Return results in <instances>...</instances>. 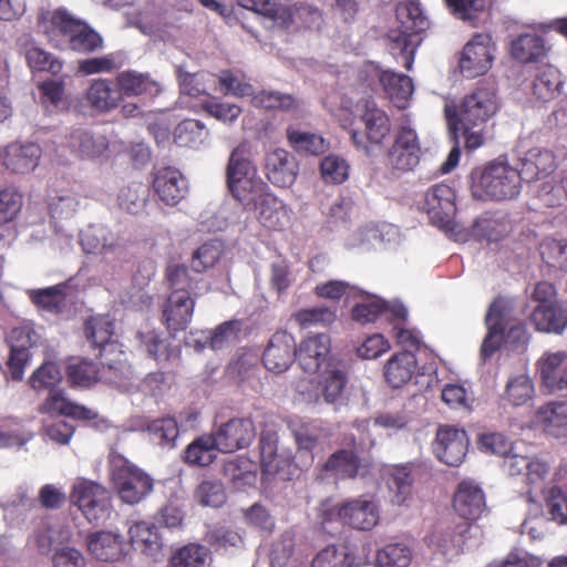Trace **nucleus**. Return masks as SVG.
<instances>
[{
    "label": "nucleus",
    "mask_w": 567,
    "mask_h": 567,
    "mask_svg": "<svg viewBox=\"0 0 567 567\" xmlns=\"http://www.w3.org/2000/svg\"><path fill=\"white\" fill-rule=\"evenodd\" d=\"M501 109L497 90L493 84H477L460 102L444 106L447 128L453 137H464L466 150L473 151L485 143L487 125Z\"/></svg>",
    "instance_id": "nucleus-1"
},
{
    "label": "nucleus",
    "mask_w": 567,
    "mask_h": 567,
    "mask_svg": "<svg viewBox=\"0 0 567 567\" xmlns=\"http://www.w3.org/2000/svg\"><path fill=\"white\" fill-rule=\"evenodd\" d=\"M113 321L107 316L92 317L85 322L86 338L100 349V382L121 391H130L133 384V370L123 346L113 336Z\"/></svg>",
    "instance_id": "nucleus-2"
},
{
    "label": "nucleus",
    "mask_w": 567,
    "mask_h": 567,
    "mask_svg": "<svg viewBox=\"0 0 567 567\" xmlns=\"http://www.w3.org/2000/svg\"><path fill=\"white\" fill-rule=\"evenodd\" d=\"M38 28L60 50L91 53L103 48V39L94 29L62 8L41 12Z\"/></svg>",
    "instance_id": "nucleus-3"
},
{
    "label": "nucleus",
    "mask_w": 567,
    "mask_h": 567,
    "mask_svg": "<svg viewBox=\"0 0 567 567\" xmlns=\"http://www.w3.org/2000/svg\"><path fill=\"white\" fill-rule=\"evenodd\" d=\"M398 28L391 29L386 39L390 53L403 66L412 70L416 49L423 41L422 34L431 27L421 0H404L396 7Z\"/></svg>",
    "instance_id": "nucleus-4"
},
{
    "label": "nucleus",
    "mask_w": 567,
    "mask_h": 567,
    "mask_svg": "<svg viewBox=\"0 0 567 567\" xmlns=\"http://www.w3.org/2000/svg\"><path fill=\"white\" fill-rule=\"evenodd\" d=\"M481 449L491 454L505 456L504 466L511 476H523L527 487L528 502H536L534 493L543 491L550 471V464L538 456L508 455L511 442L499 433H488L480 436Z\"/></svg>",
    "instance_id": "nucleus-5"
},
{
    "label": "nucleus",
    "mask_w": 567,
    "mask_h": 567,
    "mask_svg": "<svg viewBox=\"0 0 567 567\" xmlns=\"http://www.w3.org/2000/svg\"><path fill=\"white\" fill-rule=\"evenodd\" d=\"M522 179L517 167L495 159L489 162L474 179V197L491 200H509L517 197L522 189Z\"/></svg>",
    "instance_id": "nucleus-6"
},
{
    "label": "nucleus",
    "mask_w": 567,
    "mask_h": 567,
    "mask_svg": "<svg viewBox=\"0 0 567 567\" xmlns=\"http://www.w3.org/2000/svg\"><path fill=\"white\" fill-rule=\"evenodd\" d=\"M421 156L419 134L406 118L394 131L392 144L384 154L385 166L395 174L413 172L420 164Z\"/></svg>",
    "instance_id": "nucleus-7"
},
{
    "label": "nucleus",
    "mask_w": 567,
    "mask_h": 567,
    "mask_svg": "<svg viewBox=\"0 0 567 567\" xmlns=\"http://www.w3.org/2000/svg\"><path fill=\"white\" fill-rule=\"evenodd\" d=\"M359 120L363 125V132L353 130L351 140L358 150L370 156L389 141L392 122L389 114L373 101L365 102Z\"/></svg>",
    "instance_id": "nucleus-8"
},
{
    "label": "nucleus",
    "mask_w": 567,
    "mask_h": 567,
    "mask_svg": "<svg viewBox=\"0 0 567 567\" xmlns=\"http://www.w3.org/2000/svg\"><path fill=\"white\" fill-rule=\"evenodd\" d=\"M70 502L91 524L101 525L111 517V495L104 486L93 481L78 478L72 485Z\"/></svg>",
    "instance_id": "nucleus-9"
},
{
    "label": "nucleus",
    "mask_w": 567,
    "mask_h": 567,
    "mask_svg": "<svg viewBox=\"0 0 567 567\" xmlns=\"http://www.w3.org/2000/svg\"><path fill=\"white\" fill-rule=\"evenodd\" d=\"M7 340L10 346L8 375L13 381H21L32 358L31 349L40 343L41 333L33 322L24 321L12 328Z\"/></svg>",
    "instance_id": "nucleus-10"
},
{
    "label": "nucleus",
    "mask_w": 567,
    "mask_h": 567,
    "mask_svg": "<svg viewBox=\"0 0 567 567\" xmlns=\"http://www.w3.org/2000/svg\"><path fill=\"white\" fill-rule=\"evenodd\" d=\"M279 435L275 430L265 429L259 437L260 464L264 475L291 481L298 477L297 462L278 452Z\"/></svg>",
    "instance_id": "nucleus-11"
},
{
    "label": "nucleus",
    "mask_w": 567,
    "mask_h": 567,
    "mask_svg": "<svg viewBox=\"0 0 567 567\" xmlns=\"http://www.w3.org/2000/svg\"><path fill=\"white\" fill-rule=\"evenodd\" d=\"M495 44L488 33H476L464 45L460 69L465 78L473 79L485 74L493 64Z\"/></svg>",
    "instance_id": "nucleus-12"
},
{
    "label": "nucleus",
    "mask_w": 567,
    "mask_h": 567,
    "mask_svg": "<svg viewBox=\"0 0 567 567\" xmlns=\"http://www.w3.org/2000/svg\"><path fill=\"white\" fill-rule=\"evenodd\" d=\"M455 198V190L444 183L435 184L425 192L422 208L434 226L445 230L452 229L456 213Z\"/></svg>",
    "instance_id": "nucleus-13"
},
{
    "label": "nucleus",
    "mask_w": 567,
    "mask_h": 567,
    "mask_svg": "<svg viewBox=\"0 0 567 567\" xmlns=\"http://www.w3.org/2000/svg\"><path fill=\"white\" fill-rule=\"evenodd\" d=\"M151 177L154 194L166 206L174 207L188 195V181L176 167L163 166L154 168Z\"/></svg>",
    "instance_id": "nucleus-14"
},
{
    "label": "nucleus",
    "mask_w": 567,
    "mask_h": 567,
    "mask_svg": "<svg viewBox=\"0 0 567 567\" xmlns=\"http://www.w3.org/2000/svg\"><path fill=\"white\" fill-rule=\"evenodd\" d=\"M196 305V297L189 293L171 291L161 306V321L171 337L185 331L192 322Z\"/></svg>",
    "instance_id": "nucleus-15"
},
{
    "label": "nucleus",
    "mask_w": 567,
    "mask_h": 567,
    "mask_svg": "<svg viewBox=\"0 0 567 567\" xmlns=\"http://www.w3.org/2000/svg\"><path fill=\"white\" fill-rule=\"evenodd\" d=\"M212 434L218 451L233 453L251 444L256 436V427L249 417H235L223 423Z\"/></svg>",
    "instance_id": "nucleus-16"
},
{
    "label": "nucleus",
    "mask_w": 567,
    "mask_h": 567,
    "mask_svg": "<svg viewBox=\"0 0 567 567\" xmlns=\"http://www.w3.org/2000/svg\"><path fill=\"white\" fill-rule=\"evenodd\" d=\"M110 465L112 481L121 499L131 505L137 504L142 497L138 489L142 483L141 471L120 454L111 455Z\"/></svg>",
    "instance_id": "nucleus-17"
},
{
    "label": "nucleus",
    "mask_w": 567,
    "mask_h": 567,
    "mask_svg": "<svg viewBox=\"0 0 567 567\" xmlns=\"http://www.w3.org/2000/svg\"><path fill=\"white\" fill-rule=\"evenodd\" d=\"M468 449V437L464 430L451 425L439 427L434 442L436 457L449 466L463 463Z\"/></svg>",
    "instance_id": "nucleus-18"
},
{
    "label": "nucleus",
    "mask_w": 567,
    "mask_h": 567,
    "mask_svg": "<svg viewBox=\"0 0 567 567\" xmlns=\"http://www.w3.org/2000/svg\"><path fill=\"white\" fill-rule=\"evenodd\" d=\"M296 359L298 352L293 336L284 330L276 331L264 351L265 368L274 373H282Z\"/></svg>",
    "instance_id": "nucleus-19"
},
{
    "label": "nucleus",
    "mask_w": 567,
    "mask_h": 567,
    "mask_svg": "<svg viewBox=\"0 0 567 567\" xmlns=\"http://www.w3.org/2000/svg\"><path fill=\"white\" fill-rule=\"evenodd\" d=\"M380 507L373 495L343 501V525L357 530H371L379 524Z\"/></svg>",
    "instance_id": "nucleus-20"
},
{
    "label": "nucleus",
    "mask_w": 567,
    "mask_h": 567,
    "mask_svg": "<svg viewBox=\"0 0 567 567\" xmlns=\"http://www.w3.org/2000/svg\"><path fill=\"white\" fill-rule=\"evenodd\" d=\"M42 150L32 142L14 141L2 153V165L11 173L24 175L33 172L40 163Z\"/></svg>",
    "instance_id": "nucleus-21"
},
{
    "label": "nucleus",
    "mask_w": 567,
    "mask_h": 567,
    "mask_svg": "<svg viewBox=\"0 0 567 567\" xmlns=\"http://www.w3.org/2000/svg\"><path fill=\"white\" fill-rule=\"evenodd\" d=\"M453 508L463 522L477 520L486 509L485 494L480 485L471 480L462 481L454 492Z\"/></svg>",
    "instance_id": "nucleus-22"
},
{
    "label": "nucleus",
    "mask_w": 567,
    "mask_h": 567,
    "mask_svg": "<svg viewBox=\"0 0 567 567\" xmlns=\"http://www.w3.org/2000/svg\"><path fill=\"white\" fill-rule=\"evenodd\" d=\"M544 502L549 519L558 525H567V463L556 468L553 485L545 492Z\"/></svg>",
    "instance_id": "nucleus-23"
},
{
    "label": "nucleus",
    "mask_w": 567,
    "mask_h": 567,
    "mask_svg": "<svg viewBox=\"0 0 567 567\" xmlns=\"http://www.w3.org/2000/svg\"><path fill=\"white\" fill-rule=\"evenodd\" d=\"M265 173L275 186L289 187L297 178L298 163L289 152L277 148L266 154Z\"/></svg>",
    "instance_id": "nucleus-24"
},
{
    "label": "nucleus",
    "mask_w": 567,
    "mask_h": 567,
    "mask_svg": "<svg viewBox=\"0 0 567 567\" xmlns=\"http://www.w3.org/2000/svg\"><path fill=\"white\" fill-rule=\"evenodd\" d=\"M518 173L526 183L538 181L551 174L556 168V158L553 152L533 147L519 158Z\"/></svg>",
    "instance_id": "nucleus-25"
},
{
    "label": "nucleus",
    "mask_w": 567,
    "mask_h": 567,
    "mask_svg": "<svg viewBox=\"0 0 567 567\" xmlns=\"http://www.w3.org/2000/svg\"><path fill=\"white\" fill-rule=\"evenodd\" d=\"M473 525L468 522H461L453 527L436 529L426 537L427 544L442 554L458 555L463 551L467 540L472 538Z\"/></svg>",
    "instance_id": "nucleus-26"
},
{
    "label": "nucleus",
    "mask_w": 567,
    "mask_h": 567,
    "mask_svg": "<svg viewBox=\"0 0 567 567\" xmlns=\"http://www.w3.org/2000/svg\"><path fill=\"white\" fill-rule=\"evenodd\" d=\"M419 369L416 355L411 350L393 353L383 367L385 382L393 389L408 384Z\"/></svg>",
    "instance_id": "nucleus-27"
},
{
    "label": "nucleus",
    "mask_w": 567,
    "mask_h": 567,
    "mask_svg": "<svg viewBox=\"0 0 567 567\" xmlns=\"http://www.w3.org/2000/svg\"><path fill=\"white\" fill-rule=\"evenodd\" d=\"M257 212L258 221L270 230H281L289 223L286 205L269 189L256 200V205L245 208Z\"/></svg>",
    "instance_id": "nucleus-28"
},
{
    "label": "nucleus",
    "mask_w": 567,
    "mask_h": 567,
    "mask_svg": "<svg viewBox=\"0 0 567 567\" xmlns=\"http://www.w3.org/2000/svg\"><path fill=\"white\" fill-rule=\"evenodd\" d=\"M567 353L564 351L547 352L538 361V371L543 385L550 393L567 391V365L561 369Z\"/></svg>",
    "instance_id": "nucleus-29"
},
{
    "label": "nucleus",
    "mask_w": 567,
    "mask_h": 567,
    "mask_svg": "<svg viewBox=\"0 0 567 567\" xmlns=\"http://www.w3.org/2000/svg\"><path fill=\"white\" fill-rule=\"evenodd\" d=\"M86 545L89 553L100 561H117L125 555L123 537L117 533L94 532L87 536Z\"/></svg>",
    "instance_id": "nucleus-30"
},
{
    "label": "nucleus",
    "mask_w": 567,
    "mask_h": 567,
    "mask_svg": "<svg viewBox=\"0 0 567 567\" xmlns=\"http://www.w3.org/2000/svg\"><path fill=\"white\" fill-rule=\"evenodd\" d=\"M330 349L331 340L327 333H316L306 338L297 349L298 362L302 370L308 373L317 372Z\"/></svg>",
    "instance_id": "nucleus-31"
},
{
    "label": "nucleus",
    "mask_w": 567,
    "mask_h": 567,
    "mask_svg": "<svg viewBox=\"0 0 567 567\" xmlns=\"http://www.w3.org/2000/svg\"><path fill=\"white\" fill-rule=\"evenodd\" d=\"M348 381L347 368L341 363L329 362L320 375V396L328 404L337 405L342 403Z\"/></svg>",
    "instance_id": "nucleus-32"
},
{
    "label": "nucleus",
    "mask_w": 567,
    "mask_h": 567,
    "mask_svg": "<svg viewBox=\"0 0 567 567\" xmlns=\"http://www.w3.org/2000/svg\"><path fill=\"white\" fill-rule=\"evenodd\" d=\"M80 244L86 254L114 256L120 249L116 236L101 225L89 226L80 234Z\"/></svg>",
    "instance_id": "nucleus-33"
},
{
    "label": "nucleus",
    "mask_w": 567,
    "mask_h": 567,
    "mask_svg": "<svg viewBox=\"0 0 567 567\" xmlns=\"http://www.w3.org/2000/svg\"><path fill=\"white\" fill-rule=\"evenodd\" d=\"M534 422L550 436L567 437V401L542 405L535 413Z\"/></svg>",
    "instance_id": "nucleus-34"
},
{
    "label": "nucleus",
    "mask_w": 567,
    "mask_h": 567,
    "mask_svg": "<svg viewBox=\"0 0 567 567\" xmlns=\"http://www.w3.org/2000/svg\"><path fill=\"white\" fill-rule=\"evenodd\" d=\"M41 413L50 415H63L75 420H92L96 416L95 412L84 405H80L66 398L63 390L52 391L44 402L40 405Z\"/></svg>",
    "instance_id": "nucleus-35"
},
{
    "label": "nucleus",
    "mask_w": 567,
    "mask_h": 567,
    "mask_svg": "<svg viewBox=\"0 0 567 567\" xmlns=\"http://www.w3.org/2000/svg\"><path fill=\"white\" fill-rule=\"evenodd\" d=\"M85 101L91 109L99 113H109L121 103L120 94L113 82L103 78L95 79L90 83L85 92Z\"/></svg>",
    "instance_id": "nucleus-36"
},
{
    "label": "nucleus",
    "mask_w": 567,
    "mask_h": 567,
    "mask_svg": "<svg viewBox=\"0 0 567 567\" xmlns=\"http://www.w3.org/2000/svg\"><path fill=\"white\" fill-rule=\"evenodd\" d=\"M68 145L81 157L95 158L105 153L109 141L104 134L75 128L68 136Z\"/></svg>",
    "instance_id": "nucleus-37"
},
{
    "label": "nucleus",
    "mask_w": 567,
    "mask_h": 567,
    "mask_svg": "<svg viewBox=\"0 0 567 567\" xmlns=\"http://www.w3.org/2000/svg\"><path fill=\"white\" fill-rule=\"evenodd\" d=\"M530 320L538 331L561 333L567 327V308L559 302L538 305Z\"/></svg>",
    "instance_id": "nucleus-38"
},
{
    "label": "nucleus",
    "mask_w": 567,
    "mask_h": 567,
    "mask_svg": "<svg viewBox=\"0 0 567 567\" xmlns=\"http://www.w3.org/2000/svg\"><path fill=\"white\" fill-rule=\"evenodd\" d=\"M293 439L297 445L298 476L305 470L311 467L315 461L313 451L319 444V435L315 427L309 424L296 425L292 429Z\"/></svg>",
    "instance_id": "nucleus-39"
},
{
    "label": "nucleus",
    "mask_w": 567,
    "mask_h": 567,
    "mask_svg": "<svg viewBox=\"0 0 567 567\" xmlns=\"http://www.w3.org/2000/svg\"><path fill=\"white\" fill-rule=\"evenodd\" d=\"M71 537L72 532L68 526L53 523L39 527L31 537V543L41 555H48L53 548L69 543Z\"/></svg>",
    "instance_id": "nucleus-40"
},
{
    "label": "nucleus",
    "mask_w": 567,
    "mask_h": 567,
    "mask_svg": "<svg viewBox=\"0 0 567 567\" xmlns=\"http://www.w3.org/2000/svg\"><path fill=\"white\" fill-rule=\"evenodd\" d=\"M381 86L394 106L400 110L408 106L414 91L412 79L409 75L391 70H386Z\"/></svg>",
    "instance_id": "nucleus-41"
},
{
    "label": "nucleus",
    "mask_w": 567,
    "mask_h": 567,
    "mask_svg": "<svg viewBox=\"0 0 567 567\" xmlns=\"http://www.w3.org/2000/svg\"><path fill=\"white\" fill-rule=\"evenodd\" d=\"M69 286H73L74 288L79 287L78 277L71 278L69 281L61 282L59 285L30 290L29 297L32 302L40 309L45 310L48 312L58 313L62 310L65 300V289Z\"/></svg>",
    "instance_id": "nucleus-42"
},
{
    "label": "nucleus",
    "mask_w": 567,
    "mask_h": 567,
    "mask_svg": "<svg viewBox=\"0 0 567 567\" xmlns=\"http://www.w3.org/2000/svg\"><path fill=\"white\" fill-rule=\"evenodd\" d=\"M494 0H443L449 12L462 22L477 27L482 16L489 11Z\"/></svg>",
    "instance_id": "nucleus-43"
},
{
    "label": "nucleus",
    "mask_w": 567,
    "mask_h": 567,
    "mask_svg": "<svg viewBox=\"0 0 567 567\" xmlns=\"http://www.w3.org/2000/svg\"><path fill=\"white\" fill-rule=\"evenodd\" d=\"M361 467L362 463L357 453L344 449L332 453L323 464L324 471L341 480L357 477Z\"/></svg>",
    "instance_id": "nucleus-44"
},
{
    "label": "nucleus",
    "mask_w": 567,
    "mask_h": 567,
    "mask_svg": "<svg viewBox=\"0 0 567 567\" xmlns=\"http://www.w3.org/2000/svg\"><path fill=\"white\" fill-rule=\"evenodd\" d=\"M534 398L535 386L527 374L511 377L502 394V400L513 408L525 406L529 404Z\"/></svg>",
    "instance_id": "nucleus-45"
},
{
    "label": "nucleus",
    "mask_w": 567,
    "mask_h": 567,
    "mask_svg": "<svg viewBox=\"0 0 567 567\" xmlns=\"http://www.w3.org/2000/svg\"><path fill=\"white\" fill-rule=\"evenodd\" d=\"M512 56L522 63L536 62L546 54L545 40L536 33H525L511 44Z\"/></svg>",
    "instance_id": "nucleus-46"
},
{
    "label": "nucleus",
    "mask_w": 567,
    "mask_h": 567,
    "mask_svg": "<svg viewBox=\"0 0 567 567\" xmlns=\"http://www.w3.org/2000/svg\"><path fill=\"white\" fill-rule=\"evenodd\" d=\"M228 189L233 197L239 202L245 209L251 205H256V200L260 198L269 187L258 175H255V177L245 179L233 178V185L228 186Z\"/></svg>",
    "instance_id": "nucleus-47"
},
{
    "label": "nucleus",
    "mask_w": 567,
    "mask_h": 567,
    "mask_svg": "<svg viewBox=\"0 0 567 567\" xmlns=\"http://www.w3.org/2000/svg\"><path fill=\"white\" fill-rule=\"evenodd\" d=\"M210 550L207 547L189 543L172 555L169 567H210Z\"/></svg>",
    "instance_id": "nucleus-48"
},
{
    "label": "nucleus",
    "mask_w": 567,
    "mask_h": 567,
    "mask_svg": "<svg viewBox=\"0 0 567 567\" xmlns=\"http://www.w3.org/2000/svg\"><path fill=\"white\" fill-rule=\"evenodd\" d=\"M144 431L147 432L148 439L154 444L172 449L178 437L179 429L177 422L172 416L159 417L147 424Z\"/></svg>",
    "instance_id": "nucleus-49"
},
{
    "label": "nucleus",
    "mask_w": 567,
    "mask_h": 567,
    "mask_svg": "<svg viewBox=\"0 0 567 567\" xmlns=\"http://www.w3.org/2000/svg\"><path fill=\"white\" fill-rule=\"evenodd\" d=\"M217 443L213 436L203 435L193 441L184 452L186 463L198 466H208L216 457Z\"/></svg>",
    "instance_id": "nucleus-50"
},
{
    "label": "nucleus",
    "mask_w": 567,
    "mask_h": 567,
    "mask_svg": "<svg viewBox=\"0 0 567 567\" xmlns=\"http://www.w3.org/2000/svg\"><path fill=\"white\" fill-rule=\"evenodd\" d=\"M173 525H175V523H168L165 519L164 525L156 526L155 524H151L144 529V559L148 558L150 565L164 561L163 532H165L168 526Z\"/></svg>",
    "instance_id": "nucleus-51"
},
{
    "label": "nucleus",
    "mask_w": 567,
    "mask_h": 567,
    "mask_svg": "<svg viewBox=\"0 0 567 567\" xmlns=\"http://www.w3.org/2000/svg\"><path fill=\"white\" fill-rule=\"evenodd\" d=\"M208 132L205 125L194 118L182 121L174 130V142L181 147H198Z\"/></svg>",
    "instance_id": "nucleus-52"
},
{
    "label": "nucleus",
    "mask_w": 567,
    "mask_h": 567,
    "mask_svg": "<svg viewBox=\"0 0 567 567\" xmlns=\"http://www.w3.org/2000/svg\"><path fill=\"white\" fill-rule=\"evenodd\" d=\"M389 488L392 493V503L403 505L411 496L413 488V477L408 466H394L390 472Z\"/></svg>",
    "instance_id": "nucleus-53"
},
{
    "label": "nucleus",
    "mask_w": 567,
    "mask_h": 567,
    "mask_svg": "<svg viewBox=\"0 0 567 567\" xmlns=\"http://www.w3.org/2000/svg\"><path fill=\"white\" fill-rule=\"evenodd\" d=\"M287 137L293 150L305 155H319L328 150V144L320 135L289 128Z\"/></svg>",
    "instance_id": "nucleus-54"
},
{
    "label": "nucleus",
    "mask_w": 567,
    "mask_h": 567,
    "mask_svg": "<svg viewBox=\"0 0 567 567\" xmlns=\"http://www.w3.org/2000/svg\"><path fill=\"white\" fill-rule=\"evenodd\" d=\"M62 381V372L59 365L52 361L42 363L30 377V386L37 391H56Z\"/></svg>",
    "instance_id": "nucleus-55"
},
{
    "label": "nucleus",
    "mask_w": 567,
    "mask_h": 567,
    "mask_svg": "<svg viewBox=\"0 0 567 567\" xmlns=\"http://www.w3.org/2000/svg\"><path fill=\"white\" fill-rule=\"evenodd\" d=\"M561 84L559 71L553 65H543L534 80V94L543 101H548L554 97Z\"/></svg>",
    "instance_id": "nucleus-56"
},
{
    "label": "nucleus",
    "mask_w": 567,
    "mask_h": 567,
    "mask_svg": "<svg viewBox=\"0 0 567 567\" xmlns=\"http://www.w3.org/2000/svg\"><path fill=\"white\" fill-rule=\"evenodd\" d=\"M66 377L73 386L90 388L100 382L97 365L89 360H78L68 365Z\"/></svg>",
    "instance_id": "nucleus-57"
},
{
    "label": "nucleus",
    "mask_w": 567,
    "mask_h": 567,
    "mask_svg": "<svg viewBox=\"0 0 567 567\" xmlns=\"http://www.w3.org/2000/svg\"><path fill=\"white\" fill-rule=\"evenodd\" d=\"M239 4L279 24H286L291 20L289 10L275 0H239Z\"/></svg>",
    "instance_id": "nucleus-58"
},
{
    "label": "nucleus",
    "mask_w": 567,
    "mask_h": 567,
    "mask_svg": "<svg viewBox=\"0 0 567 567\" xmlns=\"http://www.w3.org/2000/svg\"><path fill=\"white\" fill-rule=\"evenodd\" d=\"M33 434L21 423L14 420L0 421V449L21 447L27 444Z\"/></svg>",
    "instance_id": "nucleus-59"
},
{
    "label": "nucleus",
    "mask_w": 567,
    "mask_h": 567,
    "mask_svg": "<svg viewBox=\"0 0 567 567\" xmlns=\"http://www.w3.org/2000/svg\"><path fill=\"white\" fill-rule=\"evenodd\" d=\"M337 308L329 306H317L297 311L293 316L296 322L302 327L330 326L337 320Z\"/></svg>",
    "instance_id": "nucleus-60"
},
{
    "label": "nucleus",
    "mask_w": 567,
    "mask_h": 567,
    "mask_svg": "<svg viewBox=\"0 0 567 567\" xmlns=\"http://www.w3.org/2000/svg\"><path fill=\"white\" fill-rule=\"evenodd\" d=\"M23 194L16 186H6L0 189V224L13 221L23 207Z\"/></svg>",
    "instance_id": "nucleus-61"
},
{
    "label": "nucleus",
    "mask_w": 567,
    "mask_h": 567,
    "mask_svg": "<svg viewBox=\"0 0 567 567\" xmlns=\"http://www.w3.org/2000/svg\"><path fill=\"white\" fill-rule=\"evenodd\" d=\"M319 168L326 184L339 185L349 178L350 166L341 156L334 154L324 156Z\"/></svg>",
    "instance_id": "nucleus-62"
},
{
    "label": "nucleus",
    "mask_w": 567,
    "mask_h": 567,
    "mask_svg": "<svg viewBox=\"0 0 567 567\" xmlns=\"http://www.w3.org/2000/svg\"><path fill=\"white\" fill-rule=\"evenodd\" d=\"M123 64L124 61L120 53H110L103 56L79 61L78 72L84 76L99 73H110L122 68Z\"/></svg>",
    "instance_id": "nucleus-63"
},
{
    "label": "nucleus",
    "mask_w": 567,
    "mask_h": 567,
    "mask_svg": "<svg viewBox=\"0 0 567 567\" xmlns=\"http://www.w3.org/2000/svg\"><path fill=\"white\" fill-rule=\"evenodd\" d=\"M411 550L401 544H389L377 553L380 567H406L411 563Z\"/></svg>",
    "instance_id": "nucleus-64"
}]
</instances>
